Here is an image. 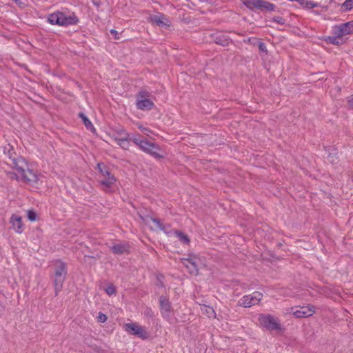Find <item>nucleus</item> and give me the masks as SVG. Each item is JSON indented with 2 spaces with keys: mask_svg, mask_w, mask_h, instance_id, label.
<instances>
[{
  "mask_svg": "<svg viewBox=\"0 0 353 353\" xmlns=\"http://www.w3.org/2000/svg\"><path fill=\"white\" fill-rule=\"evenodd\" d=\"M132 142L145 153L150 150L151 147H154V143L148 141L146 139H141L140 135L138 138H132Z\"/></svg>",
  "mask_w": 353,
  "mask_h": 353,
  "instance_id": "nucleus-12",
  "label": "nucleus"
},
{
  "mask_svg": "<svg viewBox=\"0 0 353 353\" xmlns=\"http://www.w3.org/2000/svg\"><path fill=\"white\" fill-rule=\"evenodd\" d=\"M159 304L161 314L165 316H168L171 309L170 303L168 299L163 296H160Z\"/></svg>",
  "mask_w": 353,
  "mask_h": 353,
  "instance_id": "nucleus-16",
  "label": "nucleus"
},
{
  "mask_svg": "<svg viewBox=\"0 0 353 353\" xmlns=\"http://www.w3.org/2000/svg\"><path fill=\"white\" fill-rule=\"evenodd\" d=\"M97 319L99 322L104 323L107 321V316L102 312H99Z\"/></svg>",
  "mask_w": 353,
  "mask_h": 353,
  "instance_id": "nucleus-31",
  "label": "nucleus"
},
{
  "mask_svg": "<svg viewBox=\"0 0 353 353\" xmlns=\"http://www.w3.org/2000/svg\"><path fill=\"white\" fill-rule=\"evenodd\" d=\"M7 163L16 169L17 174L10 173V178L15 179L19 181H23L27 184L34 185L38 181V176L32 170L28 168L27 162L21 157L17 158L9 157Z\"/></svg>",
  "mask_w": 353,
  "mask_h": 353,
  "instance_id": "nucleus-1",
  "label": "nucleus"
},
{
  "mask_svg": "<svg viewBox=\"0 0 353 353\" xmlns=\"http://www.w3.org/2000/svg\"><path fill=\"white\" fill-rule=\"evenodd\" d=\"M259 321L260 324L268 330L277 331L281 329L279 319L270 314H261Z\"/></svg>",
  "mask_w": 353,
  "mask_h": 353,
  "instance_id": "nucleus-6",
  "label": "nucleus"
},
{
  "mask_svg": "<svg viewBox=\"0 0 353 353\" xmlns=\"http://www.w3.org/2000/svg\"><path fill=\"white\" fill-rule=\"evenodd\" d=\"M259 50L261 52H265V53H267V52H268L267 48H266V46L263 42H260L259 43Z\"/></svg>",
  "mask_w": 353,
  "mask_h": 353,
  "instance_id": "nucleus-32",
  "label": "nucleus"
},
{
  "mask_svg": "<svg viewBox=\"0 0 353 353\" xmlns=\"http://www.w3.org/2000/svg\"><path fill=\"white\" fill-rule=\"evenodd\" d=\"M147 223L152 222L154 224V229H159L160 230L165 231V228L163 224L161 223L159 219L149 217L146 220Z\"/></svg>",
  "mask_w": 353,
  "mask_h": 353,
  "instance_id": "nucleus-21",
  "label": "nucleus"
},
{
  "mask_svg": "<svg viewBox=\"0 0 353 353\" xmlns=\"http://www.w3.org/2000/svg\"><path fill=\"white\" fill-rule=\"evenodd\" d=\"M151 312H152L151 310L148 309L145 312H147V314H149V313Z\"/></svg>",
  "mask_w": 353,
  "mask_h": 353,
  "instance_id": "nucleus-38",
  "label": "nucleus"
},
{
  "mask_svg": "<svg viewBox=\"0 0 353 353\" xmlns=\"http://www.w3.org/2000/svg\"><path fill=\"white\" fill-rule=\"evenodd\" d=\"M292 314L296 318H306L312 316L314 313L313 306H302L299 307H292Z\"/></svg>",
  "mask_w": 353,
  "mask_h": 353,
  "instance_id": "nucleus-11",
  "label": "nucleus"
},
{
  "mask_svg": "<svg viewBox=\"0 0 353 353\" xmlns=\"http://www.w3.org/2000/svg\"><path fill=\"white\" fill-rule=\"evenodd\" d=\"M181 261L190 274L193 275L198 274L199 266L201 264V261L197 255L191 254L188 258L182 259Z\"/></svg>",
  "mask_w": 353,
  "mask_h": 353,
  "instance_id": "nucleus-7",
  "label": "nucleus"
},
{
  "mask_svg": "<svg viewBox=\"0 0 353 353\" xmlns=\"http://www.w3.org/2000/svg\"><path fill=\"white\" fill-rule=\"evenodd\" d=\"M174 233L175 235L178 237V239L180 240V241L182 242L183 243L188 244L190 243V239L185 233L179 230H176Z\"/></svg>",
  "mask_w": 353,
  "mask_h": 353,
  "instance_id": "nucleus-24",
  "label": "nucleus"
},
{
  "mask_svg": "<svg viewBox=\"0 0 353 353\" xmlns=\"http://www.w3.org/2000/svg\"><path fill=\"white\" fill-rule=\"evenodd\" d=\"M134 336H137V337L143 340L148 339L150 336L148 331L143 327L140 325L137 328V332H136Z\"/></svg>",
  "mask_w": 353,
  "mask_h": 353,
  "instance_id": "nucleus-23",
  "label": "nucleus"
},
{
  "mask_svg": "<svg viewBox=\"0 0 353 353\" xmlns=\"http://www.w3.org/2000/svg\"><path fill=\"white\" fill-rule=\"evenodd\" d=\"M28 218L30 221H34L37 219V214L32 210H29L28 212Z\"/></svg>",
  "mask_w": 353,
  "mask_h": 353,
  "instance_id": "nucleus-30",
  "label": "nucleus"
},
{
  "mask_svg": "<svg viewBox=\"0 0 353 353\" xmlns=\"http://www.w3.org/2000/svg\"><path fill=\"white\" fill-rule=\"evenodd\" d=\"M327 40H328L329 43L334 44V45L339 46V45L343 43L342 38L338 37L336 35H334L332 37H329Z\"/></svg>",
  "mask_w": 353,
  "mask_h": 353,
  "instance_id": "nucleus-25",
  "label": "nucleus"
},
{
  "mask_svg": "<svg viewBox=\"0 0 353 353\" xmlns=\"http://www.w3.org/2000/svg\"><path fill=\"white\" fill-rule=\"evenodd\" d=\"M79 117L81 119L84 125L86 128L92 132L95 130L94 125L92 122L89 120V119L83 113L80 112L79 114Z\"/></svg>",
  "mask_w": 353,
  "mask_h": 353,
  "instance_id": "nucleus-22",
  "label": "nucleus"
},
{
  "mask_svg": "<svg viewBox=\"0 0 353 353\" xmlns=\"http://www.w3.org/2000/svg\"><path fill=\"white\" fill-rule=\"evenodd\" d=\"M67 275L66 263L61 261H57L55 263L54 274V288L55 295L62 290L63 283H64Z\"/></svg>",
  "mask_w": 353,
  "mask_h": 353,
  "instance_id": "nucleus-4",
  "label": "nucleus"
},
{
  "mask_svg": "<svg viewBox=\"0 0 353 353\" xmlns=\"http://www.w3.org/2000/svg\"><path fill=\"white\" fill-rule=\"evenodd\" d=\"M139 325L137 323H128L123 325L124 330L131 335H134L137 332Z\"/></svg>",
  "mask_w": 353,
  "mask_h": 353,
  "instance_id": "nucleus-20",
  "label": "nucleus"
},
{
  "mask_svg": "<svg viewBox=\"0 0 353 353\" xmlns=\"http://www.w3.org/2000/svg\"><path fill=\"white\" fill-rule=\"evenodd\" d=\"M139 135H130L126 131L121 132V137H115L114 141L123 150H128L130 141H132V138H138Z\"/></svg>",
  "mask_w": 353,
  "mask_h": 353,
  "instance_id": "nucleus-10",
  "label": "nucleus"
},
{
  "mask_svg": "<svg viewBox=\"0 0 353 353\" xmlns=\"http://www.w3.org/2000/svg\"><path fill=\"white\" fill-rule=\"evenodd\" d=\"M11 223L16 232L21 233L23 231V223L21 216L13 214L10 219Z\"/></svg>",
  "mask_w": 353,
  "mask_h": 353,
  "instance_id": "nucleus-18",
  "label": "nucleus"
},
{
  "mask_svg": "<svg viewBox=\"0 0 353 353\" xmlns=\"http://www.w3.org/2000/svg\"><path fill=\"white\" fill-rule=\"evenodd\" d=\"M342 7L344 8L345 10H351L353 8V0H345Z\"/></svg>",
  "mask_w": 353,
  "mask_h": 353,
  "instance_id": "nucleus-28",
  "label": "nucleus"
},
{
  "mask_svg": "<svg viewBox=\"0 0 353 353\" xmlns=\"http://www.w3.org/2000/svg\"><path fill=\"white\" fill-rule=\"evenodd\" d=\"M348 105L350 108L353 109V95L350 96L347 100Z\"/></svg>",
  "mask_w": 353,
  "mask_h": 353,
  "instance_id": "nucleus-35",
  "label": "nucleus"
},
{
  "mask_svg": "<svg viewBox=\"0 0 353 353\" xmlns=\"http://www.w3.org/2000/svg\"><path fill=\"white\" fill-rule=\"evenodd\" d=\"M202 310H203L207 314L208 317H210V318L215 317V312L212 307L207 306V305H204Z\"/></svg>",
  "mask_w": 353,
  "mask_h": 353,
  "instance_id": "nucleus-26",
  "label": "nucleus"
},
{
  "mask_svg": "<svg viewBox=\"0 0 353 353\" xmlns=\"http://www.w3.org/2000/svg\"><path fill=\"white\" fill-rule=\"evenodd\" d=\"M97 169L99 172V183L103 186V190L105 192L109 191L117 181V179L103 163H99Z\"/></svg>",
  "mask_w": 353,
  "mask_h": 353,
  "instance_id": "nucleus-3",
  "label": "nucleus"
},
{
  "mask_svg": "<svg viewBox=\"0 0 353 353\" xmlns=\"http://www.w3.org/2000/svg\"><path fill=\"white\" fill-rule=\"evenodd\" d=\"M263 298V294L254 292L252 294L243 296L239 301V305L243 307H250L257 305Z\"/></svg>",
  "mask_w": 353,
  "mask_h": 353,
  "instance_id": "nucleus-8",
  "label": "nucleus"
},
{
  "mask_svg": "<svg viewBox=\"0 0 353 353\" xmlns=\"http://www.w3.org/2000/svg\"><path fill=\"white\" fill-rule=\"evenodd\" d=\"M148 154H150L156 159H161L164 157L161 149L155 143H154V147H151V149L148 151Z\"/></svg>",
  "mask_w": 353,
  "mask_h": 353,
  "instance_id": "nucleus-19",
  "label": "nucleus"
},
{
  "mask_svg": "<svg viewBox=\"0 0 353 353\" xmlns=\"http://www.w3.org/2000/svg\"><path fill=\"white\" fill-rule=\"evenodd\" d=\"M150 93L147 90H141L137 94V99H148L150 97Z\"/></svg>",
  "mask_w": 353,
  "mask_h": 353,
  "instance_id": "nucleus-27",
  "label": "nucleus"
},
{
  "mask_svg": "<svg viewBox=\"0 0 353 353\" xmlns=\"http://www.w3.org/2000/svg\"><path fill=\"white\" fill-rule=\"evenodd\" d=\"M353 32V21H348L333 27L332 33L338 37H343Z\"/></svg>",
  "mask_w": 353,
  "mask_h": 353,
  "instance_id": "nucleus-9",
  "label": "nucleus"
},
{
  "mask_svg": "<svg viewBox=\"0 0 353 353\" xmlns=\"http://www.w3.org/2000/svg\"><path fill=\"white\" fill-rule=\"evenodd\" d=\"M105 292L108 295H112L116 293V288L114 285H111L106 288Z\"/></svg>",
  "mask_w": 353,
  "mask_h": 353,
  "instance_id": "nucleus-29",
  "label": "nucleus"
},
{
  "mask_svg": "<svg viewBox=\"0 0 353 353\" xmlns=\"http://www.w3.org/2000/svg\"><path fill=\"white\" fill-rule=\"evenodd\" d=\"M154 106V103L149 99H137V108L141 110H150Z\"/></svg>",
  "mask_w": 353,
  "mask_h": 353,
  "instance_id": "nucleus-17",
  "label": "nucleus"
},
{
  "mask_svg": "<svg viewBox=\"0 0 353 353\" xmlns=\"http://www.w3.org/2000/svg\"><path fill=\"white\" fill-rule=\"evenodd\" d=\"M48 22L52 25L69 26L79 23V19L74 13L66 14L65 12L57 11L48 16Z\"/></svg>",
  "mask_w": 353,
  "mask_h": 353,
  "instance_id": "nucleus-2",
  "label": "nucleus"
},
{
  "mask_svg": "<svg viewBox=\"0 0 353 353\" xmlns=\"http://www.w3.org/2000/svg\"><path fill=\"white\" fill-rule=\"evenodd\" d=\"M212 37L214 43L221 46H228L232 42L230 37L222 32H216L212 34Z\"/></svg>",
  "mask_w": 353,
  "mask_h": 353,
  "instance_id": "nucleus-15",
  "label": "nucleus"
},
{
  "mask_svg": "<svg viewBox=\"0 0 353 353\" xmlns=\"http://www.w3.org/2000/svg\"><path fill=\"white\" fill-rule=\"evenodd\" d=\"M113 254L121 255L130 252V246L128 243H114L110 247Z\"/></svg>",
  "mask_w": 353,
  "mask_h": 353,
  "instance_id": "nucleus-14",
  "label": "nucleus"
},
{
  "mask_svg": "<svg viewBox=\"0 0 353 353\" xmlns=\"http://www.w3.org/2000/svg\"><path fill=\"white\" fill-rule=\"evenodd\" d=\"M244 5L247 8L251 10H259L261 12H272L276 8L274 4L264 0H245Z\"/></svg>",
  "mask_w": 353,
  "mask_h": 353,
  "instance_id": "nucleus-5",
  "label": "nucleus"
},
{
  "mask_svg": "<svg viewBox=\"0 0 353 353\" xmlns=\"http://www.w3.org/2000/svg\"><path fill=\"white\" fill-rule=\"evenodd\" d=\"M150 132V130L149 129H148V130H145L144 133L148 135V132Z\"/></svg>",
  "mask_w": 353,
  "mask_h": 353,
  "instance_id": "nucleus-37",
  "label": "nucleus"
},
{
  "mask_svg": "<svg viewBox=\"0 0 353 353\" xmlns=\"http://www.w3.org/2000/svg\"><path fill=\"white\" fill-rule=\"evenodd\" d=\"M122 131H125V130L123 129H119L118 130H117L112 135V138L114 139V137H121V132Z\"/></svg>",
  "mask_w": 353,
  "mask_h": 353,
  "instance_id": "nucleus-34",
  "label": "nucleus"
},
{
  "mask_svg": "<svg viewBox=\"0 0 353 353\" xmlns=\"http://www.w3.org/2000/svg\"><path fill=\"white\" fill-rule=\"evenodd\" d=\"M110 34L114 36L115 39H120L119 33H118V32L117 30H115L114 29H112V30H110Z\"/></svg>",
  "mask_w": 353,
  "mask_h": 353,
  "instance_id": "nucleus-33",
  "label": "nucleus"
},
{
  "mask_svg": "<svg viewBox=\"0 0 353 353\" xmlns=\"http://www.w3.org/2000/svg\"><path fill=\"white\" fill-rule=\"evenodd\" d=\"M151 23L160 28L168 29L170 27L169 20L163 14L152 15L150 17Z\"/></svg>",
  "mask_w": 353,
  "mask_h": 353,
  "instance_id": "nucleus-13",
  "label": "nucleus"
},
{
  "mask_svg": "<svg viewBox=\"0 0 353 353\" xmlns=\"http://www.w3.org/2000/svg\"><path fill=\"white\" fill-rule=\"evenodd\" d=\"M139 129H140L143 132H145V130H148V128H143V127H139Z\"/></svg>",
  "mask_w": 353,
  "mask_h": 353,
  "instance_id": "nucleus-36",
  "label": "nucleus"
}]
</instances>
